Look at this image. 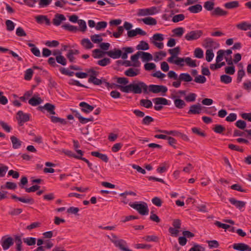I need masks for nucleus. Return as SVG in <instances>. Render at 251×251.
Instances as JSON below:
<instances>
[{"mask_svg": "<svg viewBox=\"0 0 251 251\" xmlns=\"http://www.w3.org/2000/svg\"><path fill=\"white\" fill-rule=\"evenodd\" d=\"M178 79L180 80L181 81L190 82L192 80L193 78L189 74L182 73L179 75Z\"/></svg>", "mask_w": 251, "mask_h": 251, "instance_id": "cd10ccee", "label": "nucleus"}, {"mask_svg": "<svg viewBox=\"0 0 251 251\" xmlns=\"http://www.w3.org/2000/svg\"><path fill=\"white\" fill-rule=\"evenodd\" d=\"M217 56L216 57V62H220L223 59L224 56L225 55V50H219L217 52Z\"/></svg>", "mask_w": 251, "mask_h": 251, "instance_id": "de8ad7c7", "label": "nucleus"}, {"mask_svg": "<svg viewBox=\"0 0 251 251\" xmlns=\"http://www.w3.org/2000/svg\"><path fill=\"white\" fill-rule=\"evenodd\" d=\"M36 20L38 23L42 24L44 21L47 25H50V22L47 16L44 15H39L36 17Z\"/></svg>", "mask_w": 251, "mask_h": 251, "instance_id": "b1692460", "label": "nucleus"}, {"mask_svg": "<svg viewBox=\"0 0 251 251\" xmlns=\"http://www.w3.org/2000/svg\"><path fill=\"white\" fill-rule=\"evenodd\" d=\"M215 3L213 0L206 1L204 3V8L207 11H211L214 9Z\"/></svg>", "mask_w": 251, "mask_h": 251, "instance_id": "e433bc0d", "label": "nucleus"}, {"mask_svg": "<svg viewBox=\"0 0 251 251\" xmlns=\"http://www.w3.org/2000/svg\"><path fill=\"white\" fill-rule=\"evenodd\" d=\"M152 39L153 41H162L164 40L163 35L160 33H156L153 35Z\"/></svg>", "mask_w": 251, "mask_h": 251, "instance_id": "69168bd1", "label": "nucleus"}, {"mask_svg": "<svg viewBox=\"0 0 251 251\" xmlns=\"http://www.w3.org/2000/svg\"><path fill=\"white\" fill-rule=\"evenodd\" d=\"M201 107L200 104H194L190 107V109L188 112L189 114H199L201 113Z\"/></svg>", "mask_w": 251, "mask_h": 251, "instance_id": "4468645a", "label": "nucleus"}, {"mask_svg": "<svg viewBox=\"0 0 251 251\" xmlns=\"http://www.w3.org/2000/svg\"><path fill=\"white\" fill-rule=\"evenodd\" d=\"M110 63V59L108 58H104L99 60L97 64L101 66H105Z\"/></svg>", "mask_w": 251, "mask_h": 251, "instance_id": "864d4df0", "label": "nucleus"}, {"mask_svg": "<svg viewBox=\"0 0 251 251\" xmlns=\"http://www.w3.org/2000/svg\"><path fill=\"white\" fill-rule=\"evenodd\" d=\"M204 248L201 246L195 244L192 247L189 251H203Z\"/></svg>", "mask_w": 251, "mask_h": 251, "instance_id": "774afa93", "label": "nucleus"}, {"mask_svg": "<svg viewBox=\"0 0 251 251\" xmlns=\"http://www.w3.org/2000/svg\"><path fill=\"white\" fill-rule=\"evenodd\" d=\"M196 95L194 93H190L185 97V100L187 102H193L196 100Z\"/></svg>", "mask_w": 251, "mask_h": 251, "instance_id": "0e129e2a", "label": "nucleus"}, {"mask_svg": "<svg viewBox=\"0 0 251 251\" xmlns=\"http://www.w3.org/2000/svg\"><path fill=\"white\" fill-rule=\"evenodd\" d=\"M105 36L104 34H94L90 36L91 41L95 44H99L102 41L103 39L101 36Z\"/></svg>", "mask_w": 251, "mask_h": 251, "instance_id": "a878e982", "label": "nucleus"}, {"mask_svg": "<svg viewBox=\"0 0 251 251\" xmlns=\"http://www.w3.org/2000/svg\"><path fill=\"white\" fill-rule=\"evenodd\" d=\"M140 104L146 108H149L152 106L151 101L149 100L142 99L140 100Z\"/></svg>", "mask_w": 251, "mask_h": 251, "instance_id": "a18cd8bd", "label": "nucleus"}, {"mask_svg": "<svg viewBox=\"0 0 251 251\" xmlns=\"http://www.w3.org/2000/svg\"><path fill=\"white\" fill-rule=\"evenodd\" d=\"M185 62L190 67H197L196 60L192 59L189 57H185Z\"/></svg>", "mask_w": 251, "mask_h": 251, "instance_id": "4c0bfd02", "label": "nucleus"}, {"mask_svg": "<svg viewBox=\"0 0 251 251\" xmlns=\"http://www.w3.org/2000/svg\"><path fill=\"white\" fill-rule=\"evenodd\" d=\"M214 56V54L212 50H207L206 51V60L207 62H210L213 59Z\"/></svg>", "mask_w": 251, "mask_h": 251, "instance_id": "8fccbe9b", "label": "nucleus"}, {"mask_svg": "<svg viewBox=\"0 0 251 251\" xmlns=\"http://www.w3.org/2000/svg\"><path fill=\"white\" fill-rule=\"evenodd\" d=\"M23 241L28 246L34 245L36 243V238L34 237H27L23 239Z\"/></svg>", "mask_w": 251, "mask_h": 251, "instance_id": "79ce46f5", "label": "nucleus"}, {"mask_svg": "<svg viewBox=\"0 0 251 251\" xmlns=\"http://www.w3.org/2000/svg\"><path fill=\"white\" fill-rule=\"evenodd\" d=\"M154 103L156 105L163 104L168 105V101L167 99L163 98H156L152 100Z\"/></svg>", "mask_w": 251, "mask_h": 251, "instance_id": "7c9ffc66", "label": "nucleus"}, {"mask_svg": "<svg viewBox=\"0 0 251 251\" xmlns=\"http://www.w3.org/2000/svg\"><path fill=\"white\" fill-rule=\"evenodd\" d=\"M55 59L58 63L60 64L63 66H65L66 65L67 60L63 55H57V56L55 57Z\"/></svg>", "mask_w": 251, "mask_h": 251, "instance_id": "37998d69", "label": "nucleus"}, {"mask_svg": "<svg viewBox=\"0 0 251 251\" xmlns=\"http://www.w3.org/2000/svg\"><path fill=\"white\" fill-rule=\"evenodd\" d=\"M179 51L180 49L179 47H176L169 50V52L172 55V56H174L176 58L177 57V55L179 53Z\"/></svg>", "mask_w": 251, "mask_h": 251, "instance_id": "052dcab7", "label": "nucleus"}, {"mask_svg": "<svg viewBox=\"0 0 251 251\" xmlns=\"http://www.w3.org/2000/svg\"><path fill=\"white\" fill-rule=\"evenodd\" d=\"M202 6L200 4L190 6L188 10L192 13H198L202 10Z\"/></svg>", "mask_w": 251, "mask_h": 251, "instance_id": "bb28decb", "label": "nucleus"}, {"mask_svg": "<svg viewBox=\"0 0 251 251\" xmlns=\"http://www.w3.org/2000/svg\"><path fill=\"white\" fill-rule=\"evenodd\" d=\"M136 49L138 50H148L149 49V44L145 41H141L136 46Z\"/></svg>", "mask_w": 251, "mask_h": 251, "instance_id": "f704fd0d", "label": "nucleus"}, {"mask_svg": "<svg viewBox=\"0 0 251 251\" xmlns=\"http://www.w3.org/2000/svg\"><path fill=\"white\" fill-rule=\"evenodd\" d=\"M117 87L123 92L139 94L142 93H148V86L145 83L141 81H134L131 83L126 86L117 85Z\"/></svg>", "mask_w": 251, "mask_h": 251, "instance_id": "f257e3e1", "label": "nucleus"}, {"mask_svg": "<svg viewBox=\"0 0 251 251\" xmlns=\"http://www.w3.org/2000/svg\"><path fill=\"white\" fill-rule=\"evenodd\" d=\"M6 29L9 31H13L15 27V24L10 20H7L5 21Z\"/></svg>", "mask_w": 251, "mask_h": 251, "instance_id": "c03bdc74", "label": "nucleus"}, {"mask_svg": "<svg viewBox=\"0 0 251 251\" xmlns=\"http://www.w3.org/2000/svg\"><path fill=\"white\" fill-rule=\"evenodd\" d=\"M43 102V100L40 97H33L28 100V103L32 106H36Z\"/></svg>", "mask_w": 251, "mask_h": 251, "instance_id": "393cba45", "label": "nucleus"}, {"mask_svg": "<svg viewBox=\"0 0 251 251\" xmlns=\"http://www.w3.org/2000/svg\"><path fill=\"white\" fill-rule=\"evenodd\" d=\"M13 244V239L11 237H3L1 239V245L4 250H8Z\"/></svg>", "mask_w": 251, "mask_h": 251, "instance_id": "6e6552de", "label": "nucleus"}, {"mask_svg": "<svg viewBox=\"0 0 251 251\" xmlns=\"http://www.w3.org/2000/svg\"><path fill=\"white\" fill-rule=\"evenodd\" d=\"M195 57L198 58H202L203 57V51L201 48H197L194 50Z\"/></svg>", "mask_w": 251, "mask_h": 251, "instance_id": "09e8293b", "label": "nucleus"}, {"mask_svg": "<svg viewBox=\"0 0 251 251\" xmlns=\"http://www.w3.org/2000/svg\"><path fill=\"white\" fill-rule=\"evenodd\" d=\"M236 27L238 29L244 31H246L248 29L251 30V24H249L246 22H244L237 25Z\"/></svg>", "mask_w": 251, "mask_h": 251, "instance_id": "c85d7f7f", "label": "nucleus"}, {"mask_svg": "<svg viewBox=\"0 0 251 251\" xmlns=\"http://www.w3.org/2000/svg\"><path fill=\"white\" fill-rule=\"evenodd\" d=\"M143 239L145 241L150 242H157L159 241V237L156 235H147L143 237Z\"/></svg>", "mask_w": 251, "mask_h": 251, "instance_id": "c9c22d12", "label": "nucleus"}, {"mask_svg": "<svg viewBox=\"0 0 251 251\" xmlns=\"http://www.w3.org/2000/svg\"><path fill=\"white\" fill-rule=\"evenodd\" d=\"M33 75V71L31 69H28L25 72V79L27 80L31 79Z\"/></svg>", "mask_w": 251, "mask_h": 251, "instance_id": "680f3d73", "label": "nucleus"}, {"mask_svg": "<svg viewBox=\"0 0 251 251\" xmlns=\"http://www.w3.org/2000/svg\"><path fill=\"white\" fill-rule=\"evenodd\" d=\"M88 82L92 83L96 85H100L102 83V80L97 78L96 76L90 75V77L88 79Z\"/></svg>", "mask_w": 251, "mask_h": 251, "instance_id": "c756f323", "label": "nucleus"}, {"mask_svg": "<svg viewBox=\"0 0 251 251\" xmlns=\"http://www.w3.org/2000/svg\"><path fill=\"white\" fill-rule=\"evenodd\" d=\"M52 0H40L39 1V5L41 8L47 7L51 2Z\"/></svg>", "mask_w": 251, "mask_h": 251, "instance_id": "5fc2aeb1", "label": "nucleus"}, {"mask_svg": "<svg viewBox=\"0 0 251 251\" xmlns=\"http://www.w3.org/2000/svg\"><path fill=\"white\" fill-rule=\"evenodd\" d=\"M38 108L41 111H43V109L46 110L50 114H55V106L51 103H47L43 106H39Z\"/></svg>", "mask_w": 251, "mask_h": 251, "instance_id": "f8f14e48", "label": "nucleus"}, {"mask_svg": "<svg viewBox=\"0 0 251 251\" xmlns=\"http://www.w3.org/2000/svg\"><path fill=\"white\" fill-rule=\"evenodd\" d=\"M156 7H151L150 8L139 9L138 10L137 15L138 16H146L148 15H152L157 13Z\"/></svg>", "mask_w": 251, "mask_h": 251, "instance_id": "39448f33", "label": "nucleus"}, {"mask_svg": "<svg viewBox=\"0 0 251 251\" xmlns=\"http://www.w3.org/2000/svg\"><path fill=\"white\" fill-rule=\"evenodd\" d=\"M167 88L163 85H158L151 84L149 86L148 91L153 93H158L160 92L166 93L167 91Z\"/></svg>", "mask_w": 251, "mask_h": 251, "instance_id": "423d86ee", "label": "nucleus"}, {"mask_svg": "<svg viewBox=\"0 0 251 251\" xmlns=\"http://www.w3.org/2000/svg\"><path fill=\"white\" fill-rule=\"evenodd\" d=\"M66 20V17L64 15L56 14L54 16V18L52 20V23L55 26H59L63 21H65Z\"/></svg>", "mask_w": 251, "mask_h": 251, "instance_id": "9b49d317", "label": "nucleus"}, {"mask_svg": "<svg viewBox=\"0 0 251 251\" xmlns=\"http://www.w3.org/2000/svg\"><path fill=\"white\" fill-rule=\"evenodd\" d=\"M185 18V16L182 14L175 15L172 19V21L174 23H177L183 21Z\"/></svg>", "mask_w": 251, "mask_h": 251, "instance_id": "3c124183", "label": "nucleus"}, {"mask_svg": "<svg viewBox=\"0 0 251 251\" xmlns=\"http://www.w3.org/2000/svg\"><path fill=\"white\" fill-rule=\"evenodd\" d=\"M29 114L25 113L22 111H19L17 114V119L19 121V124L21 126H22L24 123L29 121Z\"/></svg>", "mask_w": 251, "mask_h": 251, "instance_id": "1a4fd4ad", "label": "nucleus"}, {"mask_svg": "<svg viewBox=\"0 0 251 251\" xmlns=\"http://www.w3.org/2000/svg\"><path fill=\"white\" fill-rule=\"evenodd\" d=\"M213 130L216 133L221 134L225 130V128L222 125H216Z\"/></svg>", "mask_w": 251, "mask_h": 251, "instance_id": "e2e57ef3", "label": "nucleus"}, {"mask_svg": "<svg viewBox=\"0 0 251 251\" xmlns=\"http://www.w3.org/2000/svg\"><path fill=\"white\" fill-rule=\"evenodd\" d=\"M180 96L177 95H173L172 98L174 100L175 106L178 109H182L186 106L185 101L179 99Z\"/></svg>", "mask_w": 251, "mask_h": 251, "instance_id": "9d476101", "label": "nucleus"}, {"mask_svg": "<svg viewBox=\"0 0 251 251\" xmlns=\"http://www.w3.org/2000/svg\"><path fill=\"white\" fill-rule=\"evenodd\" d=\"M235 125L237 127L241 129H244L247 126L246 123L244 121L241 120H238L236 122Z\"/></svg>", "mask_w": 251, "mask_h": 251, "instance_id": "6e6d98bb", "label": "nucleus"}, {"mask_svg": "<svg viewBox=\"0 0 251 251\" xmlns=\"http://www.w3.org/2000/svg\"><path fill=\"white\" fill-rule=\"evenodd\" d=\"M184 28L183 27H177L173 30L174 35L176 37H180L184 33Z\"/></svg>", "mask_w": 251, "mask_h": 251, "instance_id": "a19ab883", "label": "nucleus"}, {"mask_svg": "<svg viewBox=\"0 0 251 251\" xmlns=\"http://www.w3.org/2000/svg\"><path fill=\"white\" fill-rule=\"evenodd\" d=\"M194 81L196 83L202 84L206 82V78L203 75H199L195 78Z\"/></svg>", "mask_w": 251, "mask_h": 251, "instance_id": "603ef678", "label": "nucleus"}, {"mask_svg": "<svg viewBox=\"0 0 251 251\" xmlns=\"http://www.w3.org/2000/svg\"><path fill=\"white\" fill-rule=\"evenodd\" d=\"M12 143L13 148L15 149L19 148L21 145L22 142L18 139L16 137L12 136L10 138Z\"/></svg>", "mask_w": 251, "mask_h": 251, "instance_id": "5701e85b", "label": "nucleus"}, {"mask_svg": "<svg viewBox=\"0 0 251 251\" xmlns=\"http://www.w3.org/2000/svg\"><path fill=\"white\" fill-rule=\"evenodd\" d=\"M15 241L16 246V250L17 251H22V241L21 239V237L18 235H16L15 236Z\"/></svg>", "mask_w": 251, "mask_h": 251, "instance_id": "72a5a7b5", "label": "nucleus"}, {"mask_svg": "<svg viewBox=\"0 0 251 251\" xmlns=\"http://www.w3.org/2000/svg\"><path fill=\"white\" fill-rule=\"evenodd\" d=\"M220 80L225 84H229L232 81V77L226 75H223L220 76Z\"/></svg>", "mask_w": 251, "mask_h": 251, "instance_id": "58836bf2", "label": "nucleus"}, {"mask_svg": "<svg viewBox=\"0 0 251 251\" xmlns=\"http://www.w3.org/2000/svg\"><path fill=\"white\" fill-rule=\"evenodd\" d=\"M229 201L231 202V204L235 205L236 208L239 209H241L245 207L246 205V202L243 201H238L235 199L234 198H230L229 199Z\"/></svg>", "mask_w": 251, "mask_h": 251, "instance_id": "a211bd4d", "label": "nucleus"}, {"mask_svg": "<svg viewBox=\"0 0 251 251\" xmlns=\"http://www.w3.org/2000/svg\"><path fill=\"white\" fill-rule=\"evenodd\" d=\"M79 106L81 107V111L85 113H89L94 109V106L88 104L85 102H81L79 103Z\"/></svg>", "mask_w": 251, "mask_h": 251, "instance_id": "2eb2a0df", "label": "nucleus"}, {"mask_svg": "<svg viewBox=\"0 0 251 251\" xmlns=\"http://www.w3.org/2000/svg\"><path fill=\"white\" fill-rule=\"evenodd\" d=\"M107 237L115 245L116 247L119 248L123 251H132L126 247V242L122 239H118V237L114 234H111V237L107 236Z\"/></svg>", "mask_w": 251, "mask_h": 251, "instance_id": "7ed1b4c3", "label": "nucleus"}, {"mask_svg": "<svg viewBox=\"0 0 251 251\" xmlns=\"http://www.w3.org/2000/svg\"><path fill=\"white\" fill-rule=\"evenodd\" d=\"M81 45L86 49H90L94 47L93 44L87 38H84L81 40Z\"/></svg>", "mask_w": 251, "mask_h": 251, "instance_id": "473e14b6", "label": "nucleus"}, {"mask_svg": "<svg viewBox=\"0 0 251 251\" xmlns=\"http://www.w3.org/2000/svg\"><path fill=\"white\" fill-rule=\"evenodd\" d=\"M8 170V167L2 164H0V177H2L5 176Z\"/></svg>", "mask_w": 251, "mask_h": 251, "instance_id": "49530a36", "label": "nucleus"}, {"mask_svg": "<svg viewBox=\"0 0 251 251\" xmlns=\"http://www.w3.org/2000/svg\"><path fill=\"white\" fill-rule=\"evenodd\" d=\"M62 27L64 29L70 31L76 32L78 30L77 26L71 25L69 24H65L63 25Z\"/></svg>", "mask_w": 251, "mask_h": 251, "instance_id": "ea45409f", "label": "nucleus"}, {"mask_svg": "<svg viewBox=\"0 0 251 251\" xmlns=\"http://www.w3.org/2000/svg\"><path fill=\"white\" fill-rule=\"evenodd\" d=\"M203 34V32L201 30H193L185 36V38L187 41L196 40L200 38Z\"/></svg>", "mask_w": 251, "mask_h": 251, "instance_id": "20e7f679", "label": "nucleus"}, {"mask_svg": "<svg viewBox=\"0 0 251 251\" xmlns=\"http://www.w3.org/2000/svg\"><path fill=\"white\" fill-rule=\"evenodd\" d=\"M138 21L143 22L145 24L149 25H155L157 24L156 20L151 17H148L145 18L138 19Z\"/></svg>", "mask_w": 251, "mask_h": 251, "instance_id": "dca6fc26", "label": "nucleus"}, {"mask_svg": "<svg viewBox=\"0 0 251 251\" xmlns=\"http://www.w3.org/2000/svg\"><path fill=\"white\" fill-rule=\"evenodd\" d=\"M233 248L237 251H245L249 249V246L245 243H236L233 244Z\"/></svg>", "mask_w": 251, "mask_h": 251, "instance_id": "412c9836", "label": "nucleus"}, {"mask_svg": "<svg viewBox=\"0 0 251 251\" xmlns=\"http://www.w3.org/2000/svg\"><path fill=\"white\" fill-rule=\"evenodd\" d=\"M139 69L132 68H130L125 72V75L129 77L135 76L139 75Z\"/></svg>", "mask_w": 251, "mask_h": 251, "instance_id": "6ab92c4d", "label": "nucleus"}, {"mask_svg": "<svg viewBox=\"0 0 251 251\" xmlns=\"http://www.w3.org/2000/svg\"><path fill=\"white\" fill-rule=\"evenodd\" d=\"M206 242L208 243V246L210 249L217 248L219 246V244L216 240L207 241Z\"/></svg>", "mask_w": 251, "mask_h": 251, "instance_id": "13d9d810", "label": "nucleus"}, {"mask_svg": "<svg viewBox=\"0 0 251 251\" xmlns=\"http://www.w3.org/2000/svg\"><path fill=\"white\" fill-rule=\"evenodd\" d=\"M139 52L143 62L149 61L152 59V56L151 53L141 51H139Z\"/></svg>", "mask_w": 251, "mask_h": 251, "instance_id": "4be33fe9", "label": "nucleus"}, {"mask_svg": "<svg viewBox=\"0 0 251 251\" xmlns=\"http://www.w3.org/2000/svg\"><path fill=\"white\" fill-rule=\"evenodd\" d=\"M139 56H140L139 51H138L136 54L131 56V60L132 62V66L134 67H140L141 63L138 61Z\"/></svg>", "mask_w": 251, "mask_h": 251, "instance_id": "aec40b11", "label": "nucleus"}, {"mask_svg": "<svg viewBox=\"0 0 251 251\" xmlns=\"http://www.w3.org/2000/svg\"><path fill=\"white\" fill-rule=\"evenodd\" d=\"M158 132H161V133H165L167 134H169V135L171 134V135H173V136L179 137L184 141H188L189 140V138L187 135H186L185 134H183L181 132H179L177 131H173V130L167 131V130H159Z\"/></svg>", "mask_w": 251, "mask_h": 251, "instance_id": "0eeeda50", "label": "nucleus"}, {"mask_svg": "<svg viewBox=\"0 0 251 251\" xmlns=\"http://www.w3.org/2000/svg\"><path fill=\"white\" fill-rule=\"evenodd\" d=\"M107 25V24L106 22L101 21L97 23L96 25V29L97 30H100L101 29L105 28Z\"/></svg>", "mask_w": 251, "mask_h": 251, "instance_id": "4d7b16f0", "label": "nucleus"}, {"mask_svg": "<svg viewBox=\"0 0 251 251\" xmlns=\"http://www.w3.org/2000/svg\"><path fill=\"white\" fill-rule=\"evenodd\" d=\"M211 15L213 16H223L227 14V12L224 10L219 7L215 8L211 12Z\"/></svg>", "mask_w": 251, "mask_h": 251, "instance_id": "f3484780", "label": "nucleus"}, {"mask_svg": "<svg viewBox=\"0 0 251 251\" xmlns=\"http://www.w3.org/2000/svg\"><path fill=\"white\" fill-rule=\"evenodd\" d=\"M77 23L79 25L81 31L84 32L87 28L85 22L83 20H79Z\"/></svg>", "mask_w": 251, "mask_h": 251, "instance_id": "338daca9", "label": "nucleus"}, {"mask_svg": "<svg viewBox=\"0 0 251 251\" xmlns=\"http://www.w3.org/2000/svg\"><path fill=\"white\" fill-rule=\"evenodd\" d=\"M106 54L113 59L119 58L122 55V51L120 50L115 49L113 50L106 52Z\"/></svg>", "mask_w": 251, "mask_h": 251, "instance_id": "ddd939ff", "label": "nucleus"}, {"mask_svg": "<svg viewBox=\"0 0 251 251\" xmlns=\"http://www.w3.org/2000/svg\"><path fill=\"white\" fill-rule=\"evenodd\" d=\"M239 6L238 1L228 2L224 4V6L227 9H233L238 7Z\"/></svg>", "mask_w": 251, "mask_h": 251, "instance_id": "2f4dec72", "label": "nucleus"}, {"mask_svg": "<svg viewBox=\"0 0 251 251\" xmlns=\"http://www.w3.org/2000/svg\"><path fill=\"white\" fill-rule=\"evenodd\" d=\"M129 205L133 209L136 210L138 213L142 215H146L148 214L149 209L147 203L145 202H141L131 203L130 202Z\"/></svg>", "mask_w": 251, "mask_h": 251, "instance_id": "f03ea898", "label": "nucleus"}, {"mask_svg": "<svg viewBox=\"0 0 251 251\" xmlns=\"http://www.w3.org/2000/svg\"><path fill=\"white\" fill-rule=\"evenodd\" d=\"M226 65L224 62H222L221 63H217L216 64H212L210 66V68L212 70H215L217 69L221 68L222 66H224Z\"/></svg>", "mask_w": 251, "mask_h": 251, "instance_id": "bf43d9fd", "label": "nucleus"}]
</instances>
